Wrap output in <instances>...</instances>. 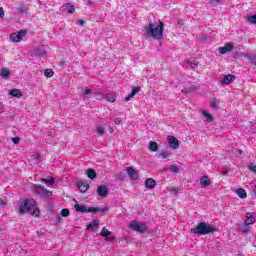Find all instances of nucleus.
<instances>
[{"label":"nucleus","mask_w":256,"mask_h":256,"mask_svg":"<svg viewBox=\"0 0 256 256\" xmlns=\"http://www.w3.org/2000/svg\"><path fill=\"white\" fill-rule=\"evenodd\" d=\"M165 30V24L163 21L159 20L158 26L155 23H150L148 26L144 27V35L149 39H156L161 41L163 39V31Z\"/></svg>","instance_id":"nucleus-1"},{"label":"nucleus","mask_w":256,"mask_h":256,"mask_svg":"<svg viewBox=\"0 0 256 256\" xmlns=\"http://www.w3.org/2000/svg\"><path fill=\"white\" fill-rule=\"evenodd\" d=\"M19 213L25 215V213H30L33 217H39V207H37V202L35 199H25L23 204L19 207Z\"/></svg>","instance_id":"nucleus-2"},{"label":"nucleus","mask_w":256,"mask_h":256,"mask_svg":"<svg viewBox=\"0 0 256 256\" xmlns=\"http://www.w3.org/2000/svg\"><path fill=\"white\" fill-rule=\"evenodd\" d=\"M191 231L194 235H213V233L217 231V227L205 222H200L195 228H192Z\"/></svg>","instance_id":"nucleus-3"},{"label":"nucleus","mask_w":256,"mask_h":256,"mask_svg":"<svg viewBox=\"0 0 256 256\" xmlns=\"http://www.w3.org/2000/svg\"><path fill=\"white\" fill-rule=\"evenodd\" d=\"M75 211L77 213H105V211H109L108 207H103V208H95V207H89L87 209V206L85 205H80V204H75L74 205Z\"/></svg>","instance_id":"nucleus-4"},{"label":"nucleus","mask_w":256,"mask_h":256,"mask_svg":"<svg viewBox=\"0 0 256 256\" xmlns=\"http://www.w3.org/2000/svg\"><path fill=\"white\" fill-rule=\"evenodd\" d=\"M129 227L133 231H137V233H145L147 231V224L145 222L139 223L137 220H132Z\"/></svg>","instance_id":"nucleus-5"},{"label":"nucleus","mask_w":256,"mask_h":256,"mask_svg":"<svg viewBox=\"0 0 256 256\" xmlns=\"http://www.w3.org/2000/svg\"><path fill=\"white\" fill-rule=\"evenodd\" d=\"M32 191H34V193H36V195H42L43 197H51V195H53L52 191H49V190L45 189L43 186L38 185V184H34L32 186Z\"/></svg>","instance_id":"nucleus-6"},{"label":"nucleus","mask_w":256,"mask_h":256,"mask_svg":"<svg viewBox=\"0 0 256 256\" xmlns=\"http://www.w3.org/2000/svg\"><path fill=\"white\" fill-rule=\"evenodd\" d=\"M25 35H27V30H20L18 33L11 34L10 39L14 43H21V40L23 37H25Z\"/></svg>","instance_id":"nucleus-7"},{"label":"nucleus","mask_w":256,"mask_h":256,"mask_svg":"<svg viewBox=\"0 0 256 256\" xmlns=\"http://www.w3.org/2000/svg\"><path fill=\"white\" fill-rule=\"evenodd\" d=\"M235 49L233 43H226L223 47L218 49L220 55H227V53H231V51Z\"/></svg>","instance_id":"nucleus-8"},{"label":"nucleus","mask_w":256,"mask_h":256,"mask_svg":"<svg viewBox=\"0 0 256 256\" xmlns=\"http://www.w3.org/2000/svg\"><path fill=\"white\" fill-rule=\"evenodd\" d=\"M97 195H98V197L105 199V197H107V195H109V188H107V186H105V185L98 186Z\"/></svg>","instance_id":"nucleus-9"},{"label":"nucleus","mask_w":256,"mask_h":256,"mask_svg":"<svg viewBox=\"0 0 256 256\" xmlns=\"http://www.w3.org/2000/svg\"><path fill=\"white\" fill-rule=\"evenodd\" d=\"M126 172L129 175L131 181H137V179H139V173L135 169H133V167L128 166L126 168Z\"/></svg>","instance_id":"nucleus-10"},{"label":"nucleus","mask_w":256,"mask_h":256,"mask_svg":"<svg viewBox=\"0 0 256 256\" xmlns=\"http://www.w3.org/2000/svg\"><path fill=\"white\" fill-rule=\"evenodd\" d=\"M167 140L171 149H179V140L175 136H168Z\"/></svg>","instance_id":"nucleus-11"},{"label":"nucleus","mask_w":256,"mask_h":256,"mask_svg":"<svg viewBox=\"0 0 256 256\" xmlns=\"http://www.w3.org/2000/svg\"><path fill=\"white\" fill-rule=\"evenodd\" d=\"M139 91H141V87L139 86H135L131 93L126 97L124 98V101L127 103L128 101H131V99H133V97H135V95H137V93H139Z\"/></svg>","instance_id":"nucleus-12"},{"label":"nucleus","mask_w":256,"mask_h":256,"mask_svg":"<svg viewBox=\"0 0 256 256\" xmlns=\"http://www.w3.org/2000/svg\"><path fill=\"white\" fill-rule=\"evenodd\" d=\"M234 80H235V75L227 74L223 77V79L221 80V83H223L224 85H229L230 83H233Z\"/></svg>","instance_id":"nucleus-13"},{"label":"nucleus","mask_w":256,"mask_h":256,"mask_svg":"<svg viewBox=\"0 0 256 256\" xmlns=\"http://www.w3.org/2000/svg\"><path fill=\"white\" fill-rule=\"evenodd\" d=\"M155 185H157V181L153 178H147L145 181V187L147 189H155Z\"/></svg>","instance_id":"nucleus-14"},{"label":"nucleus","mask_w":256,"mask_h":256,"mask_svg":"<svg viewBox=\"0 0 256 256\" xmlns=\"http://www.w3.org/2000/svg\"><path fill=\"white\" fill-rule=\"evenodd\" d=\"M200 185L201 187H209V185H211V180L207 175H204L200 178Z\"/></svg>","instance_id":"nucleus-15"},{"label":"nucleus","mask_w":256,"mask_h":256,"mask_svg":"<svg viewBox=\"0 0 256 256\" xmlns=\"http://www.w3.org/2000/svg\"><path fill=\"white\" fill-rule=\"evenodd\" d=\"M89 229H92V231L99 229V220H94L93 222L89 223L86 226V231H89Z\"/></svg>","instance_id":"nucleus-16"},{"label":"nucleus","mask_w":256,"mask_h":256,"mask_svg":"<svg viewBox=\"0 0 256 256\" xmlns=\"http://www.w3.org/2000/svg\"><path fill=\"white\" fill-rule=\"evenodd\" d=\"M245 217L246 220L244 223L246 225H253L255 223V218H253V214L251 212L246 213Z\"/></svg>","instance_id":"nucleus-17"},{"label":"nucleus","mask_w":256,"mask_h":256,"mask_svg":"<svg viewBox=\"0 0 256 256\" xmlns=\"http://www.w3.org/2000/svg\"><path fill=\"white\" fill-rule=\"evenodd\" d=\"M9 95H12V97H16V99H21L23 97V93H21V90L19 89L10 90Z\"/></svg>","instance_id":"nucleus-18"},{"label":"nucleus","mask_w":256,"mask_h":256,"mask_svg":"<svg viewBox=\"0 0 256 256\" xmlns=\"http://www.w3.org/2000/svg\"><path fill=\"white\" fill-rule=\"evenodd\" d=\"M148 149L152 151V153H155L159 150V144L155 141H150L148 145Z\"/></svg>","instance_id":"nucleus-19"},{"label":"nucleus","mask_w":256,"mask_h":256,"mask_svg":"<svg viewBox=\"0 0 256 256\" xmlns=\"http://www.w3.org/2000/svg\"><path fill=\"white\" fill-rule=\"evenodd\" d=\"M236 195L240 198V199H247V191H245V189L243 188H238L236 190Z\"/></svg>","instance_id":"nucleus-20"},{"label":"nucleus","mask_w":256,"mask_h":256,"mask_svg":"<svg viewBox=\"0 0 256 256\" xmlns=\"http://www.w3.org/2000/svg\"><path fill=\"white\" fill-rule=\"evenodd\" d=\"M78 189L80 193H87V191L89 190V184L78 183Z\"/></svg>","instance_id":"nucleus-21"},{"label":"nucleus","mask_w":256,"mask_h":256,"mask_svg":"<svg viewBox=\"0 0 256 256\" xmlns=\"http://www.w3.org/2000/svg\"><path fill=\"white\" fill-rule=\"evenodd\" d=\"M86 175L89 179H95L97 177V172L95 170L89 168L86 172Z\"/></svg>","instance_id":"nucleus-22"},{"label":"nucleus","mask_w":256,"mask_h":256,"mask_svg":"<svg viewBox=\"0 0 256 256\" xmlns=\"http://www.w3.org/2000/svg\"><path fill=\"white\" fill-rule=\"evenodd\" d=\"M104 99L108 100L109 103H115L117 101V97L114 94H106Z\"/></svg>","instance_id":"nucleus-23"},{"label":"nucleus","mask_w":256,"mask_h":256,"mask_svg":"<svg viewBox=\"0 0 256 256\" xmlns=\"http://www.w3.org/2000/svg\"><path fill=\"white\" fill-rule=\"evenodd\" d=\"M202 115H203V117L206 118V120H207L209 123H213V115H211L209 112H207V111H202Z\"/></svg>","instance_id":"nucleus-24"},{"label":"nucleus","mask_w":256,"mask_h":256,"mask_svg":"<svg viewBox=\"0 0 256 256\" xmlns=\"http://www.w3.org/2000/svg\"><path fill=\"white\" fill-rule=\"evenodd\" d=\"M100 235L101 237H109V235H111V231L104 227L102 228Z\"/></svg>","instance_id":"nucleus-25"},{"label":"nucleus","mask_w":256,"mask_h":256,"mask_svg":"<svg viewBox=\"0 0 256 256\" xmlns=\"http://www.w3.org/2000/svg\"><path fill=\"white\" fill-rule=\"evenodd\" d=\"M210 107L216 110L219 109V106H217V99L215 98L210 99Z\"/></svg>","instance_id":"nucleus-26"},{"label":"nucleus","mask_w":256,"mask_h":256,"mask_svg":"<svg viewBox=\"0 0 256 256\" xmlns=\"http://www.w3.org/2000/svg\"><path fill=\"white\" fill-rule=\"evenodd\" d=\"M1 77H3L4 79H7V77H9L11 75V72H9V70L7 69H3L0 73Z\"/></svg>","instance_id":"nucleus-27"},{"label":"nucleus","mask_w":256,"mask_h":256,"mask_svg":"<svg viewBox=\"0 0 256 256\" xmlns=\"http://www.w3.org/2000/svg\"><path fill=\"white\" fill-rule=\"evenodd\" d=\"M66 11L67 13H75V6L71 4H66Z\"/></svg>","instance_id":"nucleus-28"},{"label":"nucleus","mask_w":256,"mask_h":256,"mask_svg":"<svg viewBox=\"0 0 256 256\" xmlns=\"http://www.w3.org/2000/svg\"><path fill=\"white\" fill-rule=\"evenodd\" d=\"M247 21L252 25H256V15H251L247 17Z\"/></svg>","instance_id":"nucleus-29"},{"label":"nucleus","mask_w":256,"mask_h":256,"mask_svg":"<svg viewBox=\"0 0 256 256\" xmlns=\"http://www.w3.org/2000/svg\"><path fill=\"white\" fill-rule=\"evenodd\" d=\"M44 183H48V185H55V178L49 177L47 179H43Z\"/></svg>","instance_id":"nucleus-30"},{"label":"nucleus","mask_w":256,"mask_h":256,"mask_svg":"<svg viewBox=\"0 0 256 256\" xmlns=\"http://www.w3.org/2000/svg\"><path fill=\"white\" fill-rule=\"evenodd\" d=\"M249 230V225H247L246 223H244V226L240 228L241 233H249Z\"/></svg>","instance_id":"nucleus-31"},{"label":"nucleus","mask_w":256,"mask_h":256,"mask_svg":"<svg viewBox=\"0 0 256 256\" xmlns=\"http://www.w3.org/2000/svg\"><path fill=\"white\" fill-rule=\"evenodd\" d=\"M44 75H45V77H53V75H54V72H53V70H51V69H46L45 71H44Z\"/></svg>","instance_id":"nucleus-32"},{"label":"nucleus","mask_w":256,"mask_h":256,"mask_svg":"<svg viewBox=\"0 0 256 256\" xmlns=\"http://www.w3.org/2000/svg\"><path fill=\"white\" fill-rule=\"evenodd\" d=\"M249 171H251L252 173L256 174V164L255 163H250L248 166Z\"/></svg>","instance_id":"nucleus-33"},{"label":"nucleus","mask_w":256,"mask_h":256,"mask_svg":"<svg viewBox=\"0 0 256 256\" xmlns=\"http://www.w3.org/2000/svg\"><path fill=\"white\" fill-rule=\"evenodd\" d=\"M61 216L62 217H69V209L64 208L61 210Z\"/></svg>","instance_id":"nucleus-34"},{"label":"nucleus","mask_w":256,"mask_h":256,"mask_svg":"<svg viewBox=\"0 0 256 256\" xmlns=\"http://www.w3.org/2000/svg\"><path fill=\"white\" fill-rule=\"evenodd\" d=\"M186 65L190 67L191 69H195L197 67V62H187Z\"/></svg>","instance_id":"nucleus-35"},{"label":"nucleus","mask_w":256,"mask_h":256,"mask_svg":"<svg viewBox=\"0 0 256 256\" xmlns=\"http://www.w3.org/2000/svg\"><path fill=\"white\" fill-rule=\"evenodd\" d=\"M160 157H162V159H169L170 154H168L167 151H162Z\"/></svg>","instance_id":"nucleus-36"},{"label":"nucleus","mask_w":256,"mask_h":256,"mask_svg":"<svg viewBox=\"0 0 256 256\" xmlns=\"http://www.w3.org/2000/svg\"><path fill=\"white\" fill-rule=\"evenodd\" d=\"M96 133H98V135H105V130H103V127H97Z\"/></svg>","instance_id":"nucleus-37"},{"label":"nucleus","mask_w":256,"mask_h":256,"mask_svg":"<svg viewBox=\"0 0 256 256\" xmlns=\"http://www.w3.org/2000/svg\"><path fill=\"white\" fill-rule=\"evenodd\" d=\"M170 171H172V173H179V167L176 165H172L170 167Z\"/></svg>","instance_id":"nucleus-38"},{"label":"nucleus","mask_w":256,"mask_h":256,"mask_svg":"<svg viewBox=\"0 0 256 256\" xmlns=\"http://www.w3.org/2000/svg\"><path fill=\"white\" fill-rule=\"evenodd\" d=\"M19 141H21V139L19 137H13L12 138V142L14 145H19Z\"/></svg>","instance_id":"nucleus-39"},{"label":"nucleus","mask_w":256,"mask_h":256,"mask_svg":"<svg viewBox=\"0 0 256 256\" xmlns=\"http://www.w3.org/2000/svg\"><path fill=\"white\" fill-rule=\"evenodd\" d=\"M93 93V90L92 89H84L83 90V94L84 95H91Z\"/></svg>","instance_id":"nucleus-40"},{"label":"nucleus","mask_w":256,"mask_h":256,"mask_svg":"<svg viewBox=\"0 0 256 256\" xmlns=\"http://www.w3.org/2000/svg\"><path fill=\"white\" fill-rule=\"evenodd\" d=\"M5 17V10L3 7H0V18L3 19Z\"/></svg>","instance_id":"nucleus-41"},{"label":"nucleus","mask_w":256,"mask_h":256,"mask_svg":"<svg viewBox=\"0 0 256 256\" xmlns=\"http://www.w3.org/2000/svg\"><path fill=\"white\" fill-rule=\"evenodd\" d=\"M170 193H173V195H177L179 193V191L177 190V188H171L169 190Z\"/></svg>","instance_id":"nucleus-42"},{"label":"nucleus","mask_w":256,"mask_h":256,"mask_svg":"<svg viewBox=\"0 0 256 256\" xmlns=\"http://www.w3.org/2000/svg\"><path fill=\"white\" fill-rule=\"evenodd\" d=\"M115 125H121V118H116L114 120Z\"/></svg>","instance_id":"nucleus-43"},{"label":"nucleus","mask_w":256,"mask_h":256,"mask_svg":"<svg viewBox=\"0 0 256 256\" xmlns=\"http://www.w3.org/2000/svg\"><path fill=\"white\" fill-rule=\"evenodd\" d=\"M251 63H252V65H255V66H256V56H253V57L251 58Z\"/></svg>","instance_id":"nucleus-44"},{"label":"nucleus","mask_w":256,"mask_h":256,"mask_svg":"<svg viewBox=\"0 0 256 256\" xmlns=\"http://www.w3.org/2000/svg\"><path fill=\"white\" fill-rule=\"evenodd\" d=\"M222 175H224V176H225V175H229V170H227V169L223 170V171H222Z\"/></svg>","instance_id":"nucleus-45"},{"label":"nucleus","mask_w":256,"mask_h":256,"mask_svg":"<svg viewBox=\"0 0 256 256\" xmlns=\"http://www.w3.org/2000/svg\"><path fill=\"white\" fill-rule=\"evenodd\" d=\"M106 241H115V236H112V237L106 238Z\"/></svg>","instance_id":"nucleus-46"},{"label":"nucleus","mask_w":256,"mask_h":256,"mask_svg":"<svg viewBox=\"0 0 256 256\" xmlns=\"http://www.w3.org/2000/svg\"><path fill=\"white\" fill-rule=\"evenodd\" d=\"M35 159H41V154L40 153H36L35 154Z\"/></svg>","instance_id":"nucleus-47"},{"label":"nucleus","mask_w":256,"mask_h":256,"mask_svg":"<svg viewBox=\"0 0 256 256\" xmlns=\"http://www.w3.org/2000/svg\"><path fill=\"white\" fill-rule=\"evenodd\" d=\"M79 24L83 27V25H85V21L84 20H79Z\"/></svg>","instance_id":"nucleus-48"},{"label":"nucleus","mask_w":256,"mask_h":256,"mask_svg":"<svg viewBox=\"0 0 256 256\" xmlns=\"http://www.w3.org/2000/svg\"><path fill=\"white\" fill-rule=\"evenodd\" d=\"M221 0H210L211 3H219Z\"/></svg>","instance_id":"nucleus-49"},{"label":"nucleus","mask_w":256,"mask_h":256,"mask_svg":"<svg viewBox=\"0 0 256 256\" xmlns=\"http://www.w3.org/2000/svg\"><path fill=\"white\" fill-rule=\"evenodd\" d=\"M87 1L89 5L93 4V0H87Z\"/></svg>","instance_id":"nucleus-50"},{"label":"nucleus","mask_w":256,"mask_h":256,"mask_svg":"<svg viewBox=\"0 0 256 256\" xmlns=\"http://www.w3.org/2000/svg\"><path fill=\"white\" fill-rule=\"evenodd\" d=\"M96 95H101V92H96Z\"/></svg>","instance_id":"nucleus-51"}]
</instances>
